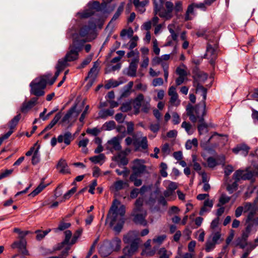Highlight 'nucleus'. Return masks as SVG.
<instances>
[{
  "instance_id": "nucleus-37",
  "label": "nucleus",
  "mask_w": 258,
  "mask_h": 258,
  "mask_svg": "<svg viewBox=\"0 0 258 258\" xmlns=\"http://www.w3.org/2000/svg\"><path fill=\"white\" fill-rule=\"evenodd\" d=\"M27 241L26 240H19V241H14L11 245V247L13 249L18 248L20 250L24 246H26Z\"/></svg>"
},
{
  "instance_id": "nucleus-28",
  "label": "nucleus",
  "mask_w": 258,
  "mask_h": 258,
  "mask_svg": "<svg viewBox=\"0 0 258 258\" xmlns=\"http://www.w3.org/2000/svg\"><path fill=\"white\" fill-rule=\"evenodd\" d=\"M146 216V212H145L144 214H135L133 221L136 224L146 226L147 224V222L145 220Z\"/></svg>"
},
{
  "instance_id": "nucleus-15",
  "label": "nucleus",
  "mask_w": 258,
  "mask_h": 258,
  "mask_svg": "<svg viewBox=\"0 0 258 258\" xmlns=\"http://www.w3.org/2000/svg\"><path fill=\"white\" fill-rule=\"evenodd\" d=\"M97 79V61L94 62L93 67L91 69L89 72L88 76L86 78L85 80L88 81V83L86 85L87 89L90 88L93 85V83Z\"/></svg>"
},
{
  "instance_id": "nucleus-19",
  "label": "nucleus",
  "mask_w": 258,
  "mask_h": 258,
  "mask_svg": "<svg viewBox=\"0 0 258 258\" xmlns=\"http://www.w3.org/2000/svg\"><path fill=\"white\" fill-rule=\"evenodd\" d=\"M123 240L124 243L130 244L133 243L139 244L140 238H138L134 231H130L127 234L124 236Z\"/></svg>"
},
{
  "instance_id": "nucleus-55",
  "label": "nucleus",
  "mask_w": 258,
  "mask_h": 258,
  "mask_svg": "<svg viewBox=\"0 0 258 258\" xmlns=\"http://www.w3.org/2000/svg\"><path fill=\"white\" fill-rule=\"evenodd\" d=\"M207 162L208 166L209 168H213L215 167L217 165V162L216 160L212 157H210L208 158L207 159Z\"/></svg>"
},
{
  "instance_id": "nucleus-49",
  "label": "nucleus",
  "mask_w": 258,
  "mask_h": 258,
  "mask_svg": "<svg viewBox=\"0 0 258 258\" xmlns=\"http://www.w3.org/2000/svg\"><path fill=\"white\" fill-rule=\"evenodd\" d=\"M116 53L118 55V56L112 58L111 60V62L117 63H119L118 62L124 55L125 52L123 50H118L116 51Z\"/></svg>"
},
{
  "instance_id": "nucleus-3",
  "label": "nucleus",
  "mask_w": 258,
  "mask_h": 258,
  "mask_svg": "<svg viewBox=\"0 0 258 258\" xmlns=\"http://www.w3.org/2000/svg\"><path fill=\"white\" fill-rule=\"evenodd\" d=\"M186 111L187 115L192 122L196 123L198 121L199 124L198 125V130L199 134H202L208 127L204 118L206 114L205 105L203 106L196 105L195 107H194L192 105L188 104L187 105Z\"/></svg>"
},
{
  "instance_id": "nucleus-21",
  "label": "nucleus",
  "mask_w": 258,
  "mask_h": 258,
  "mask_svg": "<svg viewBox=\"0 0 258 258\" xmlns=\"http://www.w3.org/2000/svg\"><path fill=\"white\" fill-rule=\"evenodd\" d=\"M37 100L38 98L33 97L28 102H23L20 108L21 111L23 113L28 112L37 104Z\"/></svg>"
},
{
  "instance_id": "nucleus-59",
  "label": "nucleus",
  "mask_w": 258,
  "mask_h": 258,
  "mask_svg": "<svg viewBox=\"0 0 258 258\" xmlns=\"http://www.w3.org/2000/svg\"><path fill=\"white\" fill-rule=\"evenodd\" d=\"M172 123L176 125L178 124L180 122V118L178 114L176 112H173L172 114Z\"/></svg>"
},
{
  "instance_id": "nucleus-18",
  "label": "nucleus",
  "mask_w": 258,
  "mask_h": 258,
  "mask_svg": "<svg viewBox=\"0 0 258 258\" xmlns=\"http://www.w3.org/2000/svg\"><path fill=\"white\" fill-rule=\"evenodd\" d=\"M74 139V136L70 132H66L62 134H60L57 137L58 143L64 142L67 146L69 145Z\"/></svg>"
},
{
  "instance_id": "nucleus-46",
  "label": "nucleus",
  "mask_w": 258,
  "mask_h": 258,
  "mask_svg": "<svg viewBox=\"0 0 258 258\" xmlns=\"http://www.w3.org/2000/svg\"><path fill=\"white\" fill-rule=\"evenodd\" d=\"M121 82H119L117 81L109 80L104 86L106 89H109L111 88L116 87L121 84Z\"/></svg>"
},
{
  "instance_id": "nucleus-13",
  "label": "nucleus",
  "mask_w": 258,
  "mask_h": 258,
  "mask_svg": "<svg viewBox=\"0 0 258 258\" xmlns=\"http://www.w3.org/2000/svg\"><path fill=\"white\" fill-rule=\"evenodd\" d=\"M118 132H122V135L120 137L118 136L114 137L110 141L108 142V143L112 147V148L116 151L120 150L121 147L120 144L119 139H121L125 136L126 132L125 127L122 125L118 126L117 128Z\"/></svg>"
},
{
  "instance_id": "nucleus-63",
  "label": "nucleus",
  "mask_w": 258,
  "mask_h": 258,
  "mask_svg": "<svg viewBox=\"0 0 258 258\" xmlns=\"http://www.w3.org/2000/svg\"><path fill=\"white\" fill-rule=\"evenodd\" d=\"M159 258H169L166 249L165 248H161L158 251Z\"/></svg>"
},
{
  "instance_id": "nucleus-25",
  "label": "nucleus",
  "mask_w": 258,
  "mask_h": 258,
  "mask_svg": "<svg viewBox=\"0 0 258 258\" xmlns=\"http://www.w3.org/2000/svg\"><path fill=\"white\" fill-rule=\"evenodd\" d=\"M139 244L133 243L130 245L126 246L123 249V254L125 255H128V256H132L138 250Z\"/></svg>"
},
{
  "instance_id": "nucleus-34",
  "label": "nucleus",
  "mask_w": 258,
  "mask_h": 258,
  "mask_svg": "<svg viewBox=\"0 0 258 258\" xmlns=\"http://www.w3.org/2000/svg\"><path fill=\"white\" fill-rule=\"evenodd\" d=\"M21 118V114L19 113L16 115L10 121V130L11 131L12 134L14 132V129L17 125L19 121Z\"/></svg>"
},
{
  "instance_id": "nucleus-57",
  "label": "nucleus",
  "mask_w": 258,
  "mask_h": 258,
  "mask_svg": "<svg viewBox=\"0 0 258 258\" xmlns=\"http://www.w3.org/2000/svg\"><path fill=\"white\" fill-rule=\"evenodd\" d=\"M93 57L92 54L88 55L82 62L80 66L78 67V69H82L84 68L91 61Z\"/></svg>"
},
{
  "instance_id": "nucleus-50",
  "label": "nucleus",
  "mask_w": 258,
  "mask_h": 258,
  "mask_svg": "<svg viewBox=\"0 0 258 258\" xmlns=\"http://www.w3.org/2000/svg\"><path fill=\"white\" fill-rule=\"evenodd\" d=\"M160 173L161 175L163 177H166L167 176V172H166V170L167 169V165L164 162H162L160 165Z\"/></svg>"
},
{
  "instance_id": "nucleus-41",
  "label": "nucleus",
  "mask_w": 258,
  "mask_h": 258,
  "mask_svg": "<svg viewBox=\"0 0 258 258\" xmlns=\"http://www.w3.org/2000/svg\"><path fill=\"white\" fill-rule=\"evenodd\" d=\"M230 199L231 198L230 197H228L226 195L222 194L219 199V203L217 205V206H222L223 205L228 203L230 201Z\"/></svg>"
},
{
  "instance_id": "nucleus-22",
  "label": "nucleus",
  "mask_w": 258,
  "mask_h": 258,
  "mask_svg": "<svg viewBox=\"0 0 258 258\" xmlns=\"http://www.w3.org/2000/svg\"><path fill=\"white\" fill-rule=\"evenodd\" d=\"M250 148L245 144L237 145L235 148L232 149V152L235 154H240L243 156H246L248 155Z\"/></svg>"
},
{
  "instance_id": "nucleus-17",
  "label": "nucleus",
  "mask_w": 258,
  "mask_h": 258,
  "mask_svg": "<svg viewBox=\"0 0 258 258\" xmlns=\"http://www.w3.org/2000/svg\"><path fill=\"white\" fill-rule=\"evenodd\" d=\"M168 95L170 96L169 102L172 105L178 106L180 101L178 99V95L174 86H171L168 90Z\"/></svg>"
},
{
  "instance_id": "nucleus-58",
  "label": "nucleus",
  "mask_w": 258,
  "mask_h": 258,
  "mask_svg": "<svg viewBox=\"0 0 258 258\" xmlns=\"http://www.w3.org/2000/svg\"><path fill=\"white\" fill-rule=\"evenodd\" d=\"M221 234L220 231H217L212 234L211 240L216 244L218 243V241L220 239Z\"/></svg>"
},
{
  "instance_id": "nucleus-2",
  "label": "nucleus",
  "mask_w": 258,
  "mask_h": 258,
  "mask_svg": "<svg viewBox=\"0 0 258 258\" xmlns=\"http://www.w3.org/2000/svg\"><path fill=\"white\" fill-rule=\"evenodd\" d=\"M120 202L115 199L113 201L112 205L108 212L107 220L110 221V225H115L113 229L117 233H119L122 229L124 223V214L125 212L124 205H120Z\"/></svg>"
},
{
  "instance_id": "nucleus-29",
  "label": "nucleus",
  "mask_w": 258,
  "mask_h": 258,
  "mask_svg": "<svg viewBox=\"0 0 258 258\" xmlns=\"http://www.w3.org/2000/svg\"><path fill=\"white\" fill-rule=\"evenodd\" d=\"M62 116L61 112H58L56 114L53 119L51 121L48 125H47L43 130V132H46L52 128L60 120Z\"/></svg>"
},
{
  "instance_id": "nucleus-14",
  "label": "nucleus",
  "mask_w": 258,
  "mask_h": 258,
  "mask_svg": "<svg viewBox=\"0 0 258 258\" xmlns=\"http://www.w3.org/2000/svg\"><path fill=\"white\" fill-rule=\"evenodd\" d=\"M254 172L249 170H236L233 175V178L237 181L242 180H249L253 178Z\"/></svg>"
},
{
  "instance_id": "nucleus-1",
  "label": "nucleus",
  "mask_w": 258,
  "mask_h": 258,
  "mask_svg": "<svg viewBox=\"0 0 258 258\" xmlns=\"http://www.w3.org/2000/svg\"><path fill=\"white\" fill-rule=\"evenodd\" d=\"M97 21L96 19L90 21L88 26L83 27L80 31V36L82 38H74L73 43L69 47V50L64 56L69 62L75 61L79 57V52L82 49L84 43L96 36Z\"/></svg>"
},
{
  "instance_id": "nucleus-40",
  "label": "nucleus",
  "mask_w": 258,
  "mask_h": 258,
  "mask_svg": "<svg viewBox=\"0 0 258 258\" xmlns=\"http://www.w3.org/2000/svg\"><path fill=\"white\" fill-rule=\"evenodd\" d=\"M154 4V13L155 15H157L158 11H159L163 5V0H153Z\"/></svg>"
},
{
  "instance_id": "nucleus-64",
  "label": "nucleus",
  "mask_w": 258,
  "mask_h": 258,
  "mask_svg": "<svg viewBox=\"0 0 258 258\" xmlns=\"http://www.w3.org/2000/svg\"><path fill=\"white\" fill-rule=\"evenodd\" d=\"M175 72L179 76L186 77L187 75L186 71L179 67L176 68Z\"/></svg>"
},
{
  "instance_id": "nucleus-11",
  "label": "nucleus",
  "mask_w": 258,
  "mask_h": 258,
  "mask_svg": "<svg viewBox=\"0 0 258 258\" xmlns=\"http://www.w3.org/2000/svg\"><path fill=\"white\" fill-rule=\"evenodd\" d=\"M97 12V1L90 2L87 8L82 12H78L77 16L81 18H88Z\"/></svg>"
},
{
  "instance_id": "nucleus-20",
  "label": "nucleus",
  "mask_w": 258,
  "mask_h": 258,
  "mask_svg": "<svg viewBox=\"0 0 258 258\" xmlns=\"http://www.w3.org/2000/svg\"><path fill=\"white\" fill-rule=\"evenodd\" d=\"M144 99L142 94H139L133 100V106L134 109V114H138L140 112V108Z\"/></svg>"
},
{
  "instance_id": "nucleus-32",
  "label": "nucleus",
  "mask_w": 258,
  "mask_h": 258,
  "mask_svg": "<svg viewBox=\"0 0 258 258\" xmlns=\"http://www.w3.org/2000/svg\"><path fill=\"white\" fill-rule=\"evenodd\" d=\"M133 144L135 146H139L144 150L147 149L148 147V141L146 137H143L141 141L139 142H138L137 140H134Z\"/></svg>"
},
{
  "instance_id": "nucleus-26",
  "label": "nucleus",
  "mask_w": 258,
  "mask_h": 258,
  "mask_svg": "<svg viewBox=\"0 0 258 258\" xmlns=\"http://www.w3.org/2000/svg\"><path fill=\"white\" fill-rule=\"evenodd\" d=\"M56 168L61 173L67 174L70 173L66 161L63 159L59 160L56 165Z\"/></svg>"
},
{
  "instance_id": "nucleus-10",
  "label": "nucleus",
  "mask_w": 258,
  "mask_h": 258,
  "mask_svg": "<svg viewBox=\"0 0 258 258\" xmlns=\"http://www.w3.org/2000/svg\"><path fill=\"white\" fill-rule=\"evenodd\" d=\"M165 6L166 10L163 9L162 6L160 10L158 11L157 14L162 18H164L166 20H169L173 16L172 12L174 9V5L171 2L167 1L165 3Z\"/></svg>"
},
{
  "instance_id": "nucleus-60",
  "label": "nucleus",
  "mask_w": 258,
  "mask_h": 258,
  "mask_svg": "<svg viewBox=\"0 0 258 258\" xmlns=\"http://www.w3.org/2000/svg\"><path fill=\"white\" fill-rule=\"evenodd\" d=\"M243 208V212L246 213L248 211H255V210L253 209V205L249 202L245 203L242 206Z\"/></svg>"
},
{
  "instance_id": "nucleus-42",
  "label": "nucleus",
  "mask_w": 258,
  "mask_h": 258,
  "mask_svg": "<svg viewBox=\"0 0 258 258\" xmlns=\"http://www.w3.org/2000/svg\"><path fill=\"white\" fill-rule=\"evenodd\" d=\"M39 147H37L34 151L32 158V164L36 165L40 161V154L39 153Z\"/></svg>"
},
{
  "instance_id": "nucleus-9",
  "label": "nucleus",
  "mask_w": 258,
  "mask_h": 258,
  "mask_svg": "<svg viewBox=\"0 0 258 258\" xmlns=\"http://www.w3.org/2000/svg\"><path fill=\"white\" fill-rule=\"evenodd\" d=\"M256 212L251 211L249 212L245 220V229L250 232L254 230L256 231V228L258 226V217H255Z\"/></svg>"
},
{
  "instance_id": "nucleus-24",
  "label": "nucleus",
  "mask_w": 258,
  "mask_h": 258,
  "mask_svg": "<svg viewBox=\"0 0 258 258\" xmlns=\"http://www.w3.org/2000/svg\"><path fill=\"white\" fill-rule=\"evenodd\" d=\"M196 93H200L203 96V99L200 104H197L199 106H203L205 105V109H206V100L207 98V90L202 85L198 84L196 87Z\"/></svg>"
},
{
  "instance_id": "nucleus-31",
  "label": "nucleus",
  "mask_w": 258,
  "mask_h": 258,
  "mask_svg": "<svg viewBox=\"0 0 258 258\" xmlns=\"http://www.w3.org/2000/svg\"><path fill=\"white\" fill-rule=\"evenodd\" d=\"M64 234H65V238H64V240L62 242H61V243L59 244V245L58 246V247L57 248V249H60L64 245L69 244L70 239L72 235V232L69 230H67L64 232Z\"/></svg>"
},
{
  "instance_id": "nucleus-39",
  "label": "nucleus",
  "mask_w": 258,
  "mask_h": 258,
  "mask_svg": "<svg viewBox=\"0 0 258 258\" xmlns=\"http://www.w3.org/2000/svg\"><path fill=\"white\" fill-rule=\"evenodd\" d=\"M47 185L41 182L39 185L32 191L29 196L34 197L39 194L43 189L46 187Z\"/></svg>"
},
{
  "instance_id": "nucleus-6",
  "label": "nucleus",
  "mask_w": 258,
  "mask_h": 258,
  "mask_svg": "<svg viewBox=\"0 0 258 258\" xmlns=\"http://www.w3.org/2000/svg\"><path fill=\"white\" fill-rule=\"evenodd\" d=\"M51 77V74L48 73L33 81L30 84L31 94L36 96H43L44 94V89L48 83L47 81Z\"/></svg>"
},
{
  "instance_id": "nucleus-53",
  "label": "nucleus",
  "mask_w": 258,
  "mask_h": 258,
  "mask_svg": "<svg viewBox=\"0 0 258 258\" xmlns=\"http://www.w3.org/2000/svg\"><path fill=\"white\" fill-rule=\"evenodd\" d=\"M237 180H235L234 182H233L231 184H228L227 186V190L229 192V194H232L234 191L236 190L237 188L238 184Z\"/></svg>"
},
{
  "instance_id": "nucleus-4",
  "label": "nucleus",
  "mask_w": 258,
  "mask_h": 258,
  "mask_svg": "<svg viewBox=\"0 0 258 258\" xmlns=\"http://www.w3.org/2000/svg\"><path fill=\"white\" fill-rule=\"evenodd\" d=\"M143 160L136 159L134 161L132 167V173L130 176V180L134 183L136 186H140L142 184V180L138 178L142 175L148 174L146 166Z\"/></svg>"
},
{
  "instance_id": "nucleus-52",
  "label": "nucleus",
  "mask_w": 258,
  "mask_h": 258,
  "mask_svg": "<svg viewBox=\"0 0 258 258\" xmlns=\"http://www.w3.org/2000/svg\"><path fill=\"white\" fill-rule=\"evenodd\" d=\"M143 204V199L139 198H138L135 202V206L136 208L134 210V212L136 213L137 212L140 211Z\"/></svg>"
},
{
  "instance_id": "nucleus-35",
  "label": "nucleus",
  "mask_w": 258,
  "mask_h": 258,
  "mask_svg": "<svg viewBox=\"0 0 258 258\" xmlns=\"http://www.w3.org/2000/svg\"><path fill=\"white\" fill-rule=\"evenodd\" d=\"M124 9V3H121L119 6L118 7L116 11L113 15L110 23H111L113 21L116 20L120 16L121 13H122Z\"/></svg>"
},
{
  "instance_id": "nucleus-48",
  "label": "nucleus",
  "mask_w": 258,
  "mask_h": 258,
  "mask_svg": "<svg viewBox=\"0 0 258 258\" xmlns=\"http://www.w3.org/2000/svg\"><path fill=\"white\" fill-rule=\"evenodd\" d=\"M77 188L75 187H73L68 191H67L63 196V199L61 202H64L67 200L69 199L71 196L76 191Z\"/></svg>"
},
{
  "instance_id": "nucleus-43",
  "label": "nucleus",
  "mask_w": 258,
  "mask_h": 258,
  "mask_svg": "<svg viewBox=\"0 0 258 258\" xmlns=\"http://www.w3.org/2000/svg\"><path fill=\"white\" fill-rule=\"evenodd\" d=\"M198 145V141L196 138H194L192 140H188L185 145V148L187 150H190L192 146L197 147Z\"/></svg>"
},
{
  "instance_id": "nucleus-36",
  "label": "nucleus",
  "mask_w": 258,
  "mask_h": 258,
  "mask_svg": "<svg viewBox=\"0 0 258 258\" xmlns=\"http://www.w3.org/2000/svg\"><path fill=\"white\" fill-rule=\"evenodd\" d=\"M181 126L185 130L186 133L189 135H192L194 132L195 129L192 127L191 124L185 121L182 123Z\"/></svg>"
},
{
  "instance_id": "nucleus-16",
  "label": "nucleus",
  "mask_w": 258,
  "mask_h": 258,
  "mask_svg": "<svg viewBox=\"0 0 258 258\" xmlns=\"http://www.w3.org/2000/svg\"><path fill=\"white\" fill-rule=\"evenodd\" d=\"M139 61V57L134 58L130 63L128 68L126 70L125 74L128 76L135 77L136 76L138 63Z\"/></svg>"
},
{
  "instance_id": "nucleus-5",
  "label": "nucleus",
  "mask_w": 258,
  "mask_h": 258,
  "mask_svg": "<svg viewBox=\"0 0 258 258\" xmlns=\"http://www.w3.org/2000/svg\"><path fill=\"white\" fill-rule=\"evenodd\" d=\"M102 3L98 2V27L101 28L102 25L107 18L113 12L115 5H111L112 0H102Z\"/></svg>"
},
{
  "instance_id": "nucleus-27",
  "label": "nucleus",
  "mask_w": 258,
  "mask_h": 258,
  "mask_svg": "<svg viewBox=\"0 0 258 258\" xmlns=\"http://www.w3.org/2000/svg\"><path fill=\"white\" fill-rule=\"evenodd\" d=\"M128 186L127 181H124L121 180H117L114 183L113 186L111 187V190L117 191L124 188L128 187Z\"/></svg>"
},
{
  "instance_id": "nucleus-54",
  "label": "nucleus",
  "mask_w": 258,
  "mask_h": 258,
  "mask_svg": "<svg viewBox=\"0 0 258 258\" xmlns=\"http://www.w3.org/2000/svg\"><path fill=\"white\" fill-rule=\"evenodd\" d=\"M149 3V0H144L139 4L138 7H136V9L141 13L145 11V6Z\"/></svg>"
},
{
  "instance_id": "nucleus-23",
  "label": "nucleus",
  "mask_w": 258,
  "mask_h": 258,
  "mask_svg": "<svg viewBox=\"0 0 258 258\" xmlns=\"http://www.w3.org/2000/svg\"><path fill=\"white\" fill-rule=\"evenodd\" d=\"M114 158L115 161L118 163L119 166H125L128 163L126 153L124 151L119 152Z\"/></svg>"
},
{
  "instance_id": "nucleus-47",
  "label": "nucleus",
  "mask_w": 258,
  "mask_h": 258,
  "mask_svg": "<svg viewBox=\"0 0 258 258\" xmlns=\"http://www.w3.org/2000/svg\"><path fill=\"white\" fill-rule=\"evenodd\" d=\"M133 34L134 31L132 28H130L128 29H124L120 32V36L124 37L127 36L128 37H131L133 36Z\"/></svg>"
},
{
  "instance_id": "nucleus-12",
  "label": "nucleus",
  "mask_w": 258,
  "mask_h": 258,
  "mask_svg": "<svg viewBox=\"0 0 258 258\" xmlns=\"http://www.w3.org/2000/svg\"><path fill=\"white\" fill-rule=\"evenodd\" d=\"M217 48L216 44H215L213 46L209 42L208 43L204 57L209 59L210 64L212 66L215 64V60L217 57Z\"/></svg>"
},
{
  "instance_id": "nucleus-45",
  "label": "nucleus",
  "mask_w": 258,
  "mask_h": 258,
  "mask_svg": "<svg viewBox=\"0 0 258 258\" xmlns=\"http://www.w3.org/2000/svg\"><path fill=\"white\" fill-rule=\"evenodd\" d=\"M50 229L43 231L39 230H36L35 231V233H37L36 239L39 241L42 240L50 231Z\"/></svg>"
},
{
  "instance_id": "nucleus-38",
  "label": "nucleus",
  "mask_w": 258,
  "mask_h": 258,
  "mask_svg": "<svg viewBox=\"0 0 258 258\" xmlns=\"http://www.w3.org/2000/svg\"><path fill=\"white\" fill-rule=\"evenodd\" d=\"M114 113V110L112 109H103L99 112V117L106 118L107 117L112 116Z\"/></svg>"
},
{
  "instance_id": "nucleus-61",
  "label": "nucleus",
  "mask_w": 258,
  "mask_h": 258,
  "mask_svg": "<svg viewBox=\"0 0 258 258\" xmlns=\"http://www.w3.org/2000/svg\"><path fill=\"white\" fill-rule=\"evenodd\" d=\"M248 243L246 240L244 241L243 239H242L240 238H238L236 240V245L239 246L240 248L243 249L246 246L248 245Z\"/></svg>"
},
{
  "instance_id": "nucleus-33",
  "label": "nucleus",
  "mask_w": 258,
  "mask_h": 258,
  "mask_svg": "<svg viewBox=\"0 0 258 258\" xmlns=\"http://www.w3.org/2000/svg\"><path fill=\"white\" fill-rule=\"evenodd\" d=\"M69 61L65 59L64 57L62 58L59 59L56 65L55 68L58 69L61 71H63L66 67L69 66Z\"/></svg>"
},
{
  "instance_id": "nucleus-8",
  "label": "nucleus",
  "mask_w": 258,
  "mask_h": 258,
  "mask_svg": "<svg viewBox=\"0 0 258 258\" xmlns=\"http://www.w3.org/2000/svg\"><path fill=\"white\" fill-rule=\"evenodd\" d=\"M121 240L118 237H115L109 243L110 249H109L106 252H104L103 250L107 248V246L102 245L100 247L99 253L103 256H107L109 255L113 251H117L121 247Z\"/></svg>"
},
{
  "instance_id": "nucleus-51",
  "label": "nucleus",
  "mask_w": 258,
  "mask_h": 258,
  "mask_svg": "<svg viewBox=\"0 0 258 258\" xmlns=\"http://www.w3.org/2000/svg\"><path fill=\"white\" fill-rule=\"evenodd\" d=\"M183 10L182 3L181 1H176L175 6H174L173 11H174L176 15Z\"/></svg>"
},
{
  "instance_id": "nucleus-56",
  "label": "nucleus",
  "mask_w": 258,
  "mask_h": 258,
  "mask_svg": "<svg viewBox=\"0 0 258 258\" xmlns=\"http://www.w3.org/2000/svg\"><path fill=\"white\" fill-rule=\"evenodd\" d=\"M166 238V236L165 235H159L154 238L153 239V242L159 245L163 243Z\"/></svg>"
},
{
  "instance_id": "nucleus-7",
  "label": "nucleus",
  "mask_w": 258,
  "mask_h": 258,
  "mask_svg": "<svg viewBox=\"0 0 258 258\" xmlns=\"http://www.w3.org/2000/svg\"><path fill=\"white\" fill-rule=\"evenodd\" d=\"M83 107V103L74 105L68 110L60 123L68 124L71 121H75L80 113L82 111Z\"/></svg>"
},
{
  "instance_id": "nucleus-30",
  "label": "nucleus",
  "mask_w": 258,
  "mask_h": 258,
  "mask_svg": "<svg viewBox=\"0 0 258 258\" xmlns=\"http://www.w3.org/2000/svg\"><path fill=\"white\" fill-rule=\"evenodd\" d=\"M195 8L194 5L191 4L188 5L187 9L186 11L185 16H184V21H188L189 20H191L192 19L193 17L190 16V15L195 16L194 9Z\"/></svg>"
},
{
  "instance_id": "nucleus-44",
  "label": "nucleus",
  "mask_w": 258,
  "mask_h": 258,
  "mask_svg": "<svg viewBox=\"0 0 258 258\" xmlns=\"http://www.w3.org/2000/svg\"><path fill=\"white\" fill-rule=\"evenodd\" d=\"M216 244L215 243L211 241V238H209L205 245L206 251L209 252L213 250L215 248Z\"/></svg>"
},
{
  "instance_id": "nucleus-62",
  "label": "nucleus",
  "mask_w": 258,
  "mask_h": 258,
  "mask_svg": "<svg viewBox=\"0 0 258 258\" xmlns=\"http://www.w3.org/2000/svg\"><path fill=\"white\" fill-rule=\"evenodd\" d=\"M132 109V105L131 103L130 102H126L124 103H123L121 107H120V109L122 112H127L129 110H130Z\"/></svg>"
}]
</instances>
